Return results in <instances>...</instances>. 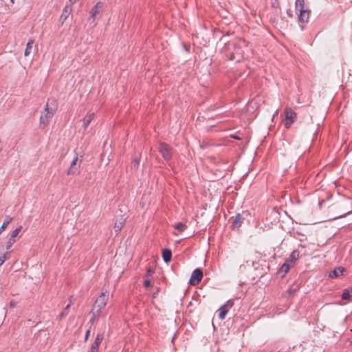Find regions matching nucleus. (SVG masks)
Here are the masks:
<instances>
[{
  "label": "nucleus",
  "instance_id": "f257e3e1",
  "mask_svg": "<svg viewBox=\"0 0 352 352\" xmlns=\"http://www.w3.org/2000/svg\"><path fill=\"white\" fill-rule=\"evenodd\" d=\"M109 298V292L107 290L102 291L100 295L96 300L93 308L92 314L94 317H99L102 310L106 307Z\"/></svg>",
  "mask_w": 352,
  "mask_h": 352
},
{
  "label": "nucleus",
  "instance_id": "f03ea898",
  "mask_svg": "<svg viewBox=\"0 0 352 352\" xmlns=\"http://www.w3.org/2000/svg\"><path fill=\"white\" fill-rule=\"evenodd\" d=\"M56 111V108L50 107V100H48L44 111L42 112L41 116L40 117V124L43 128H45L48 125L50 120L53 118L54 113Z\"/></svg>",
  "mask_w": 352,
  "mask_h": 352
},
{
  "label": "nucleus",
  "instance_id": "7ed1b4c3",
  "mask_svg": "<svg viewBox=\"0 0 352 352\" xmlns=\"http://www.w3.org/2000/svg\"><path fill=\"white\" fill-rule=\"evenodd\" d=\"M338 205L340 208L343 209V211H348L340 214L337 218H342L346 215L352 214V198L349 197H342L338 202Z\"/></svg>",
  "mask_w": 352,
  "mask_h": 352
},
{
  "label": "nucleus",
  "instance_id": "20e7f679",
  "mask_svg": "<svg viewBox=\"0 0 352 352\" xmlns=\"http://www.w3.org/2000/svg\"><path fill=\"white\" fill-rule=\"evenodd\" d=\"M159 152L166 161H169L172 158L173 148L168 144L162 142L158 146Z\"/></svg>",
  "mask_w": 352,
  "mask_h": 352
},
{
  "label": "nucleus",
  "instance_id": "39448f33",
  "mask_svg": "<svg viewBox=\"0 0 352 352\" xmlns=\"http://www.w3.org/2000/svg\"><path fill=\"white\" fill-rule=\"evenodd\" d=\"M285 126L289 129L292 124L296 120L297 115L291 108H285Z\"/></svg>",
  "mask_w": 352,
  "mask_h": 352
},
{
  "label": "nucleus",
  "instance_id": "423d86ee",
  "mask_svg": "<svg viewBox=\"0 0 352 352\" xmlns=\"http://www.w3.org/2000/svg\"><path fill=\"white\" fill-rule=\"evenodd\" d=\"M234 305V302L232 300H228L225 304H223L218 310V317L221 320H224L226 318V316L229 311V309H230Z\"/></svg>",
  "mask_w": 352,
  "mask_h": 352
},
{
  "label": "nucleus",
  "instance_id": "0eeeda50",
  "mask_svg": "<svg viewBox=\"0 0 352 352\" xmlns=\"http://www.w3.org/2000/svg\"><path fill=\"white\" fill-rule=\"evenodd\" d=\"M202 270L199 268H197L192 272L189 282L191 285H196L199 283L202 279Z\"/></svg>",
  "mask_w": 352,
  "mask_h": 352
},
{
  "label": "nucleus",
  "instance_id": "6e6552de",
  "mask_svg": "<svg viewBox=\"0 0 352 352\" xmlns=\"http://www.w3.org/2000/svg\"><path fill=\"white\" fill-rule=\"evenodd\" d=\"M72 8L71 6H65L63 10L62 14L60 16V21L63 24L65 20L68 18L70 13L72 12Z\"/></svg>",
  "mask_w": 352,
  "mask_h": 352
},
{
  "label": "nucleus",
  "instance_id": "1a4fd4ad",
  "mask_svg": "<svg viewBox=\"0 0 352 352\" xmlns=\"http://www.w3.org/2000/svg\"><path fill=\"white\" fill-rule=\"evenodd\" d=\"M78 160V156H76L71 162L70 167L67 170V175H74L76 173L78 167L76 166Z\"/></svg>",
  "mask_w": 352,
  "mask_h": 352
},
{
  "label": "nucleus",
  "instance_id": "9d476101",
  "mask_svg": "<svg viewBox=\"0 0 352 352\" xmlns=\"http://www.w3.org/2000/svg\"><path fill=\"white\" fill-rule=\"evenodd\" d=\"M103 6V3L100 1L98 2L91 9L90 11L91 17L94 18V16L98 14L100 10L102 9Z\"/></svg>",
  "mask_w": 352,
  "mask_h": 352
},
{
  "label": "nucleus",
  "instance_id": "9b49d317",
  "mask_svg": "<svg viewBox=\"0 0 352 352\" xmlns=\"http://www.w3.org/2000/svg\"><path fill=\"white\" fill-rule=\"evenodd\" d=\"M298 11L300 12V14L298 16L300 21L303 22V23L307 22L309 17V12L305 9L300 10Z\"/></svg>",
  "mask_w": 352,
  "mask_h": 352
},
{
  "label": "nucleus",
  "instance_id": "f8f14e48",
  "mask_svg": "<svg viewBox=\"0 0 352 352\" xmlns=\"http://www.w3.org/2000/svg\"><path fill=\"white\" fill-rule=\"evenodd\" d=\"M94 113H89L83 118L82 126L85 129H86L89 126V124H90L91 120L94 119Z\"/></svg>",
  "mask_w": 352,
  "mask_h": 352
},
{
  "label": "nucleus",
  "instance_id": "ddd939ff",
  "mask_svg": "<svg viewBox=\"0 0 352 352\" xmlns=\"http://www.w3.org/2000/svg\"><path fill=\"white\" fill-rule=\"evenodd\" d=\"M172 257V252L169 249H164L162 251V258L165 263L170 261Z\"/></svg>",
  "mask_w": 352,
  "mask_h": 352
},
{
  "label": "nucleus",
  "instance_id": "4468645a",
  "mask_svg": "<svg viewBox=\"0 0 352 352\" xmlns=\"http://www.w3.org/2000/svg\"><path fill=\"white\" fill-rule=\"evenodd\" d=\"M344 272V268L342 267H338L329 273V277L336 278L342 275Z\"/></svg>",
  "mask_w": 352,
  "mask_h": 352
},
{
  "label": "nucleus",
  "instance_id": "2eb2a0df",
  "mask_svg": "<svg viewBox=\"0 0 352 352\" xmlns=\"http://www.w3.org/2000/svg\"><path fill=\"white\" fill-rule=\"evenodd\" d=\"M34 43V41L33 39H30L26 45V48L25 50L24 56H28L31 54L32 48L33 44Z\"/></svg>",
  "mask_w": 352,
  "mask_h": 352
},
{
  "label": "nucleus",
  "instance_id": "dca6fc26",
  "mask_svg": "<svg viewBox=\"0 0 352 352\" xmlns=\"http://www.w3.org/2000/svg\"><path fill=\"white\" fill-rule=\"evenodd\" d=\"M243 218L240 214H237L235 217L234 221L232 222L233 228H239L241 226Z\"/></svg>",
  "mask_w": 352,
  "mask_h": 352
},
{
  "label": "nucleus",
  "instance_id": "f3484780",
  "mask_svg": "<svg viewBox=\"0 0 352 352\" xmlns=\"http://www.w3.org/2000/svg\"><path fill=\"white\" fill-rule=\"evenodd\" d=\"M298 258H299V252L298 250H295L291 253V254L287 261L293 263V262H295L296 261H297Z\"/></svg>",
  "mask_w": 352,
  "mask_h": 352
},
{
  "label": "nucleus",
  "instance_id": "a211bd4d",
  "mask_svg": "<svg viewBox=\"0 0 352 352\" xmlns=\"http://www.w3.org/2000/svg\"><path fill=\"white\" fill-rule=\"evenodd\" d=\"M342 299L351 301L352 300V289L351 290L344 289L342 294Z\"/></svg>",
  "mask_w": 352,
  "mask_h": 352
},
{
  "label": "nucleus",
  "instance_id": "6ab92c4d",
  "mask_svg": "<svg viewBox=\"0 0 352 352\" xmlns=\"http://www.w3.org/2000/svg\"><path fill=\"white\" fill-rule=\"evenodd\" d=\"M12 218L9 216H7L6 219L4 220L1 227L0 228V234L6 228L8 225L12 221Z\"/></svg>",
  "mask_w": 352,
  "mask_h": 352
},
{
  "label": "nucleus",
  "instance_id": "aec40b11",
  "mask_svg": "<svg viewBox=\"0 0 352 352\" xmlns=\"http://www.w3.org/2000/svg\"><path fill=\"white\" fill-rule=\"evenodd\" d=\"M71 302H72V301L70 300L69 303L65 307L64 310L58 315V320H62L63 318H65L67 315V314H68L67 311L71 306Z\"/></svg>",
  "mask_w": 352,
  "mask_h": 352
},
{
  "label": "nucleus",
  "instance_id": "412c9836",
  "mask_svg": "<svg viewBox=\"0 0 352 352\" xmlns=\"http://www.w3.org/2000/svg\"><path fill=\"white\" fill-rule=\"evenodd\" d=\"M104 338V333H98L95 338V340L94 343L95 345H99L101 344L102 340Z\"/></svg>",
  "mask_w": 352,
  "mask_h": 352
},
{
  "label": "nucleus",
  "instance_id": "4be33fe9",
  "mask_svg": "<svg viewBox=\"0 0 352 352\" xmlns=\"http://www.w3.org/2000/svg\"><path fill=\"white\" fill-rule=\"evenodd\" d=\"M296 10L298 11L300 10H304V0L296 1Z\"/></svg>",
  "mask_w": 352,
  "mask_h": 352
},
{
  "label": "nucleus",
  "instance_id": "5701e85b",
  "mask_svg": "<svg viewBox=\"0 0 352 352\" xmlns=\"http://www.w3.org/2000/svg\"><path fill=\"white\" fill-rule=\"evenodd\" d=\"M174 228L179 232H183L186 228V226L182 222H179L174 226Z\"/></svg>",
  "mask_w": 352,
  "mask_h": 352
},
{
  "label": "nucleus",
  "instance_id": "b1692460",
  "mask_svg": "<svg viewBox=\"0 0 352 352\" xmlns=\"http://www.w3.org/2000/svg\"><path fill=\"white\" fill-rule=\"evenodd\" d=\"M23 227L21 226H19L18 228H16L14 230H13V232H12V234H11V238H12L13 239H15V238L18 236V234H19V232H21V230H22Z\"/></svg>",
  "mask_w": 352,
  "mask_h": 352
},
{
  "label": "nucleus",
  "instance_id": "393cba45",
  "mask_svg": "<svg viewBox=\"0 0 352 352\" xmlns=\"http://www.w3.org/2000/svg\"><path fill=\"white\" fill-rule=\"evenodd\" d=\"M8 252L0 253V267L8 258Z\"/></svg>",
  "mask_w": 352,
  "mask_h": 352
},
{
  "label": "nucleus",
  "instance_id": "a878e982",
  "mask_svg": "<svg viewBox=\"0 0 352 352\" xmlns=\"http://www.w3.org/2000/svg\"><path fill=\"white\" fill-rule=\"evenodd\" d=\"M124 223L122 221L116 222L114 225V230L116 232L120 231L123 227Z\"/></svg>",
  "mask_w": 352,
  "mask_h": 352
},
{
  "label": "nucleus",
  "instance_id": "bb28decb",
  "mask_svg": "<svg viewBox=\"0 0 352 352\" xmlns=\"http://www.w3.org/2000/svg\"><path fill=\"white\" fill-rule=\"evenodd\" d=\"M140 164V160L137 157L133 158L131 162V165L134 168H138Z\"/></svg>",
  "mask_w": 352,
  "mask_h": 352
},
{
  "label": "nucleus",
  "instance_id": "cd10ccee",
  "mask_svg": "<svg viewBox=\"0 0 352 352\" xmlns=\"http://www.w3.org/2000/svg\"><path fill=\"white\" fill-rule=\"evenodd\" d=\"M15 242H16V239H13L12 238L10 237L7 242L6 249L9 250Z\"/></svg>",
  "mask_w": 352,
  "mask_h": 352
},
{
  "label": "nucleus",
  "instance_id": "c85d7f7f",
  "mask_svg": "<svg viewBox=\"0 0 352 352\" xmlns=\"http://www.w3.org/2000/svg\"><path fill=\"white\" fill-rule=\"evenodd\" d=\"M289 265L288 264V262H285L281 267V270L285 272H287L288 270H289Z\"/></svg>",
  "mask_w": 352,
  "mask_h": 352
},
{
  "label": "nucleus",
  "instance_id": "c756f323",
  "mask_svg": "<svg viewBox=\"0 0 352 352\" xmlns=\"http://www.w3.org/2000/svg\"><path fill=\"white\" fill-rule=\"evenodd\" d=\"M98 348L99 345H95V344L93 343L91 346L89 352H98Z\"/></svg>",
  "mask_w": 352,
  "mask_h": 352
},
{
  "label": "nucleus",
  "instance_id": "7c9ffc66",
  "mask_svg": "<svg viewBox=\"0 0 352 352\" xmlns=\"http://www.w3.org/2000/svg\"><path fill=\"white\" fill-rule=\"evenodd\" d=\"M151 280H145L144 281V286L145 287H149L151 286Z\"/></svg>",
  "mask_w": 352,
  "mask_h": 352
},
{
  "label": "nucleus",
  "instance_id": "2f4dec72",
  "mask_svg": "<svg viewBox=\"0 0 352 352\" xmlns=\"http://www.w3.org/2000/svg\"><path fill=\"white\" fill-rule=\"evenodd\" d=\"M226 47L228 49H232V48H234V44L232 43H228V44H226Z\"/></svg>",
  "mask_w": 352,
  "mask_h": 352
},
{
  "label": "nucleus",
  "instance_id": "473e14b6",
  "mask_svg": "<svg viewBox=\"0 0 352 352\" xmlns=\"http://www.w3.org/2000/svg\"><path fill=\"white\" fill-rule=\"evenodd\" d=\"M89 334H90V330L88 329L87 331H86V333H85V340L87 341L89 338Z\"/></svg>",
  "mask_w": 352,
  "mask_h": 352
},
{
  "label": "nucleus",
  "instance_id": "72a5a7b5",
  "mask_svg": "<svg viewBox=\"0 0 352 352\" xmlns=\"http://www.w3.org/2000/svg\"><path fill=\"white\" fill-rule=\"evenodd\" d=\"M98 317H94V314H93V316L92 318L90 319V322L91 323H94L96 320V318H98Z\"/></svg>",
  "mask_w": 352,
  "mask_h": 352
},
{
  "label": "nucleus",
  "instance_id": "f704fd0d",
  "mask_svg": "<svg viewBox=\"0 0 352 352\" xmlns=\"http://www.w3.org/2000/svg\"><path fill=\"white\" fill-rule=\"evenodd\" d=\"M288 292H289V294H294V292H296V289H292V288H291V289H289L288 290Z\"/></svg>",
  "mask_w": 352,
  "mask_h": 352
},
{
  "label": "nucleus",
  "instance_id": "c9c22d12",
  "mask_svg": "<svg viewBox=\"0 0 352 352\" xmlns=\"http://www.w3.org/2000/svg\"><path fill=\"white\" fill-rule=\"evenodd\" d=\"M10 306L11 307H14L15 306V303H14L13 301H11V302H10Z\"/></svg>",
  "mask_w": 352,
  "mask_h": 352
},
{
  "label": "nucleus",
  "instance_id": "e433bc0d",
  "mask_svg": "<svg viewBox=\"0 0 352 352\" xmlns=\"http://www.w3.org/2000/svg\"><path fill=\"white\" fill-rule=\"evenodd\" d=\"M323 202H324V200L319 201V202H318V205H319V206H320V207H321L322 204Z\"/></svg>",
  "mask_w": 352,
  "mask_h": 352
},
{
  "label": "nucleus",
  "instance_id": "4c0bfd02",
  "mask_svg": "<svg viewBox=\"0 0 352 352\" xmlns=\"http://www.w3.org/2000/svg\"><path fill=\"white\" fill-rule=\"evenodd\" d=\"M230 59H231V60L234 59V55H232V56L230 57Z\"/></svg>",
  "mask_w": 352,
  "mask_h": 352
},
{
  "label": "nucleus",
  "instance_id": "58836bf2",
  "mask_svg": "<svg viewBox=\"0 0 352 352\" xmlns=\"http://www.w3.org/2000/svg\"><path fill=\"white\" fill-rule=\"evenodd\" d=\"M10 1H11L12 3H14V0H10Z\"/></svg>",
  "mask_w": 352,
  "mask_h": 352
},
{
  "label": "nucleus",
  "instance_id": "ea45409f",
  "mask_svg": "<svg viewBox=\"0 0 352 352\" xmlns=\"http://www.w3.org/2000/svg\"><path fill=\"white\" fill-rule=\"evenodd\" d=\"M2 148L0 147V152L1 151Z\"/></svg>",
  "mask_w": 352,
  "mask_h": 352
}]
</instances>
